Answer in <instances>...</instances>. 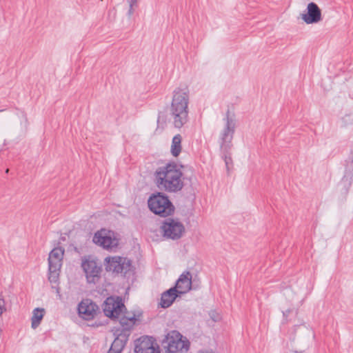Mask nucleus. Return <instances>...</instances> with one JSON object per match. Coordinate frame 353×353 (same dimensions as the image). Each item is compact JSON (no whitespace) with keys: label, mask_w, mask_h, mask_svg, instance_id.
Returning a JSON list of instances; mask_svg holds the SVG:
<instances>
[{"label":"nucleus","mask_w":353,"mask_h":353,"mask_svg":"<svg viewBox=\"0 0 353 353\" xmlns=\"http://www.w3.org/2000/svg\"><path fill=\"white\" fill-rule=\"evenodd\" d=\"M349 170V172H351L353 170V149L350 152V154L346 161V170Z\"/></svg>","instance_id":"20"},{"label":"nucleus","mask_w":353,"mask_h":353,"mask_svg":"<svg viewBox=\"0 0 353 353\" xmlns=\"http://www.w3.org/2000/svg\"><path fill=\"white\" fill-rule=\"evenodd\" d=\"M225 125L220 134V150L223 159L228 172L233 167L231 149L232 148V141L235 132V120L230 116V111L228 109L225 114Z\"/></svg>","instance_id":"4"},{"label":"nucleus","mask_w":353,"mask_h":353,"mask_svg":"<svg viewBox=\"0 0 353 353\" xmlns=\"http://www.w3.org/2000/svg\"><path fill=\"white\" fill-rule=\"evenodd\" d=\"M183 173L175 163H169L159 167L154 174L157 188L167 192H177L182 190L184 183Z\"/></svg>","instance_id":"2"},{"label":"nucleus","mask_w":353,"mask_h":353,"mask_svg":"<svg viewBox=\"0 0 353 353\" xmlns=\"http://www.w3.org/2000/svg\"><path fill=\"white\" fill-rule=\"evenodd\" d=\"M301 19L307 24L316 23L322 19L321 10L316 3L311 2L308 3L304 13L301 14Z\"/></svg>","instance_id":"12"},{"label":"nucleus","mask_w":353,"mask_h":353,"mask_svg":"<svg viewBox=\"0 0 353 353\" xmlns=\"http://www.w3.org/2000/svg\"><path fill=\"white\" fill-rule=\"evenodd\" d=\"M148 205L152 213L161 217L172 216L175 210V207L168 196L163 192L152 194L148 199Z\"/></svg>","instance_id":"6"},{"label":"nucleus","mask_w":353,"mask_h":353,"mask_svg":"<svg viewBox=\"0 0 353 353\" xmlns=\"http://www.w3.org/2000/svg\"><path fill=\"white\" fill-rule=\"evenodd\" d=\"M211 318L212 319V320L214 321H217L219 320V316H218L216 317H213V316L211 315Z\"/></svg>","instance_id":"26"},{"label":"nucleus","mask_w":353,"mask_h":353,"mask_svg":"<svg viewBox=\"0 0 353 353\" xmlns=\"http://www.w3.org/2000/svg\"><path fill=\"white\" fill-rule=\"evenodd\" d=\"M191 287L192 275L188 271L184 272L180 275L179 278L176 281L174 288H176L179 292H181L182 294L191 290Z\"/></svg>","instance_id":"14"},{"label":"nucleus","mask_w":353,"mask_h":353,"mask_svg":"<svg viewBox=\"0 0 353 353\" xmlns=\"http://www.w3.org/2000/svg\"><path fill=\"white\" fill-rule=\"evenodd\" d=\"M103 310L110 319H119L121 325V329L117 328L114 332L116 337L108 353H121L138 319L134 314L127 311L122 298L119 296L108 297L103 304Z\"/></svg>","instance_id":"1"},{"label":"nucleus","mask_w":353,"mask_h":353,"mask_svg":"<svg viewBox=\"0 0 353 353\" xmlns=\"http://www.w3.org/2000/svg\"><path fill=\"white\" fill-rule=\"evenodd\" d=\"M181 294L176 288H170L161 294L160 305L163 308L170 307L175 301L176 297Z\"/></svg>","instance_id":"15"},{"label":"nucleus","mask_w":353,"mask_h":353,"mask_svg":"<svg viewBox=\"0 0 353 353\" xmlns=\"http://www.w3.org/2000/svg\"><path fill=\"white\" fill-rule=\"evenodd\" d=\"M8 172H9V169L8 168V169H6V173H7V174H8Z\"/></svg>","instance_id":"29"},{"label":"nucleus","mask_w":353,"mask_h":353,"mask_svg":"<svg viewBox=\"0 0 353 353\" xmlns=\"http://www.w3.org/2000/svg\"><path fill=\"white\" fill-rule=\"evenodd\" d=\"M132 263L130 260L121 256L106 257L105 259V268L107 272L125 274L130 271Z\"/></svg>","instance_id":"9"},{"label":"nucleus","mask_w":353,"mask_h":353,"mask_svg":"<svg viewBox=\"0 0 353 353\" xmlns=\"http://www.w3.org/2000/svg\"><path fill=\"white\" fill-rule=\"evenodd\" d=\"M92 241L103 248L110 249L114 247V239L108 235L103 234V231L97 232L92 239Z\"/></svg>","instance_id":"16"},{"label":"nucleus","mask_w":353,"mask_h":353,"mask_svg":"<svg viewBox=\"0 0 353 353\" xmlns=\"http://www.w3.org/2000/svg\"><path fill=\"white\" fill-rule=\"evenodd\" d=\"M135 353H159L154 347L152 337L143 336L134 341Z\"/></svg>","instance_id":"13"},{"label":"nucleus","mask_w":353,"mask_h":353,"mask_svg":"<svg viewBox=\"0 0 353 353\" xmlns=\"http://www.w3.org/2000/svg\"><path fill=\"white\" fill-rule=\"evenodd\" d=\"M45 314V310L43 308L37 307L33 310L32 321V327L36 329L41 323V320Z\"/></svg>","instance_id":"17"},{"label":"nucleus","mask_w":353,"mask_h":353,"mask_svg":"<svg viewBox=\"0 0 353 353\" xmlns=\"http://www.w3.org/2000/svg\"><path fill=\"white\" fill-rule=\"evenodd\" d=\"M0 307L6 310L5 308V301L1 294H0Z\"/></svg>","instance_id":"23"},{"label":"nucleus","mask_w":353,"mask_h":353,"mask_svg":"<svg viewBox=\"0 0 353 353\" xmlns=\"http://www.w3.org/2000/svg\"><path fill=\"white\" fill-rule=\"evenodd\" d=\"M161 113L159 112L157 118V128L161 125L162 128H163V125L165 124V119L161 117Z\"/></svg>","instance_id":"21"},{"label":"nucleus","mask_w":353,"mask_h":353,"mask_svg":"<svg viewBox=\"0 0 353 353\" xmlns=\"http://www.w3.org/2000/svg\"><path fill=\"white\" fill-rule=\"evenodd\" d=\"M181 141L182 137L179 134H176L172 139L171 153L174 157H177L181 152Z\"/></svg>","instance_id":"18"},{"label":"nucleus","mask_w":353,"mask_h":353,"mask_svg":"<svg viewBox=\"0 0 353 353\" xmlns=\"http://www.w3.org/2000/svg\"><path fill=\"white\" fill-rule=\"evenodd\" d=\"M64 249L61 247L54 248L49 254L48 280L50 283H57L59 279L60 268L62 265V260L64 254Z\"/></svg>","instance_id":"8"},{"label":"nucleus","mask_w":353,"mask_h":353,"mask_svg":"<svg viewBox=\"0 0 353 353\" xmlns=\"http://www.w3.org/2000/svg\"><path fill=\"white\" fill-rule=\"evenodd\" d=\"M294 353H303V352L294 351Z\"/></svg>","instance_id":"28"},{"label":"nucleus","mask_w":353,"mask_h":353,"mask_svg":"<svg viewBox=\"0 0 353 353\" xmlns=\"http://www.w3.org/2000/svg\"><path fill=\"white\" fill-rule=\"evenodd\" d=\"M81 267L88 283L95 284L99 281L102 268L95 260L91 259L90 256L85 258L82 260Z\"/></svg>","instance_id":"10"},{"label":"nucleus","mask_w":353,"mask_h":353,"mask_svg":"<svg viewBox=\"0 0 353 353\" xmlns=\"http://www.w3.org/2000/svg\"><path fill=\"white\" fill-rule=\"evenodd\" d=\"M128 1H129V6L134 7V6H137L138 0H128Z\"/></svg>","instance_id":"24"},{"label":"nucleus","mask_w":353,"mask_h":353,"mask_svg":"<svg viewBox=\"0 0 353 353\" xmlns=\"http://www.w3.org/2000/svg\"><path fill=\"white\" fill-rule=\"evenodd\" d=\"M134 7H130L128 10V15L131 16L134 13Z\"/></svg>","instance_id":"25"},{"label":"nucleus","mask_w":353,"mask_h":353,"mask_svg":"<svg viewBox=\"0 0 353 353\" xmlns=\"http://www.w3.org/2000/svg\"><path fill=\"white\" fill-rule=\"evenodd\" d=\"M99 310V306L89 299L82 300L78 305L79 316L87 321L93 319Z\"/></svg>","instance_id":"11"},{"label":"nucleus","mask_w":353,"mask_h":353,"mask_svg":"<svg viewBox=\"0 0 353 353\" xmlns=\"http://www.w3.org/2000/svg\"><path fill=\"white\" fill-rule=\"evenodd\" d=\"M189 89L187 85L180 86L173 91L170 114L174 126L182 128L188 121Z\"/></svg>","instance_id":"3"},{"label":"nucleus","mask_w":353,"mask_h":353,"mask_svg":"<svg viewBox=\"0 0 353 353\" xmlns=\"http://www.w3.org/2000/svg\"><path fill=\"white\" fill-rule=\"evenodd\" d=\"M350 174H347V173L345 174V175L343 177L341 181L340 182V183L338 185V187H342V188H345V193L347 192L348 191V188L351 185V182L349 180V176H350Z\"/></svg>","instance_id":"19"},{"label":"nucleus","mask_w":353,"mask_h":353,"mask_svg":"<svg viewBox=\"0 0 353 353\" xmlns=\"http://www.w3.org/2000/svg\"><path fill=\"white\" fill-rule=\"evenodd\" d=\"M4 310H5L4 309H2L1 307H0V316L3 314Z\"/></svg>","instance_id":"27"},{"label":"nucleus","mask_w":353,"mask_h":353,"mask_svg":"<svg viewBox=\"0 0 353 353\" xmlns=\"http://www.w3.org/2000/svg\"><path fill=\"white\" fill-rule=\"evenodd\" d=\"M163 353H186L190 347V341L179 331L169 332L161 342Z\"/></svg>","instance_id":"5"},{"label":"nucleus","mask_w":353,"mask_h":353,"mask_svg":"<svg viewBox=\"0 0 353 353\" xmlns=\"http://www.w3.org/2000/svg\"><path fill=\"white\" fill-rule=\"evenodd\" d=\"M291 312H292V310H290V309H288V310L283 312V316L286 321L288 320L287 318Z\"/></svg>","instance_id":"22"},{"label":"nucleus","mask_w":353,"mask_h":353,"mask_svg":"<svg viewBox=\"0 0 353 353\" xmlns=\"http://www.w3.org/2000/svg\"><path fill=\"white\" fill-rule=\"evenodd\" d=\"M160 229L163 237L172 240H179L185 231L184 225L178 219L170 217L162 222Z\"/></svg>","instance_id":"7"}]
</instances>
